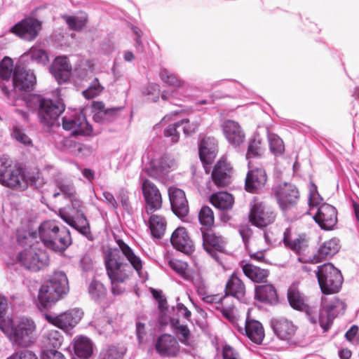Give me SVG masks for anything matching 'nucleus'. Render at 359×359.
I'll return each mask as SVG.
<instances>
[{"label":"nucleus","instance_id":"nucleus-6","mask_svg":"<svg viewBox=\"0 0 359 359\" xmlns=\"http://www.w3.org/2000/svg\"><path fill=\"white\" fill-rule=\"evenodd\" d=\"M273 195L280 209L287 214L296 208L300 194L297 187L290 182H281L273 189Z\"/></svg>","mask_w":359,"mask_h":359},{"label":"nucleus","instance_id":"nucleus-54","mask_svg":"<svg viewBox=\"0 0 359 359\" xmlns=\"http://www.w3.org/2000/svg\"><path fill=\"white\" fill-rule=\"evenodd\" d=\"M168 265L173 271L177 273L180 276L184 278H187L188 276V265L185 262L177 259H169Z\"/></svg>","mask_w":359,"mask_h":359},{"label":"nucleus","instance_id":"nucleus-8","mask_svg":"<svg viewBox=\"0 0 359 359\" xmlns=\"http://www.w3.org/2000/svg\"><path fill=\"white\" fill-rule=\"evenodd\" d=\"M36 82V76L32 71L15 66L11 85L12 89H9V92L12 91L13 93L12 96L8 98L12 100H18L17 91L32 90Z\"/></svg>","mask_w":359,"mask_h":359},{"label":"nucleus","instance_id":"nucleus-26","mask_svg":"<svg viewBox=\"0 0 359 359\" xmlns=\"http://www.w3.org/2000/svg\"><path fill=\"white\" fill-rule=\"evenodd\" d=\"M238 330L241 333H245L250 340L257 344H261L265 337L262 324L254 319L248 318L244 327H238Z\"/></svg>","mask_w":359,"mask_h":359},{"label":"nucleus","instance_id":"nucleus-44","mask_svg":"<svg viewBox=\"0 0 359 359\" xmlns=\"http://www.w3.org/2000/svg\"><path fill=\"white\" fill-rule=\"evenodd\" d=\"M160 78L165 83L174 88H181L184 84V81L166 69L161 70Z\"/></svg>","mask_w":359,"mask_h":359},{"label":"nucleus","instance_id":"nucleus-28","mask_svg":"<svg viewBox=\"0 0 359 359\" xmlns=\"http://www.w3.org/2000/svg\"><path fill=\"white\" fill-rule=\"evenodd\" d=\"M50 72L58 83L66 82L70 77L72 66L67 57L60 56L54 60Z\"/></svg>","mask_w":359,"mask_h":359},{"label":"nucleus","instance_id":"nucleus-52","mask_svg":"<svg viewBox=\"0 0 359 359\" xmlns=\"http://www.w3.org/2000/svg\"><path fill=\"white\" fill-rule=\"evenodd\" d=\"M27 55L39 64L45 65L48 61V56L46 52L37 48H32L27 53Z\"/></svg>","mask_w":359,"mask_h":359},{"label":"nucleus","instance_id":"nucleus-61","mask_svg":"<svg viewBox=\"0 0 359 359\" xmlns=\"http://www.w3.org/2000/svg\"><path fill=\"white\" fill-rule=\"evenodd\" d=\"M245 189L250 194H258L264 187L265 183L262 181H245Z\"/></svg>","mask_w":359,"mask_h":359},{"label":"nucleus","instance_id":"nucleus-31","mask_svg":"<svg viewBox=\"0 0 359 359\" xmlns=\"http://www.w3.org/2000/svg\"><path fill=\"white\" fill-rule=\"evenodd\" d=\"M15 67L13 60L8 57H5L0 62V88L3 93L8 97L12 96L13 92H9L10 79L13 76Z\"/></svg>","mask_w":359,"mask_h":359},{"label":"nucleus","instance_id":"nucleus-46","mask_svg":"<svg viewBox=\"0 0 359 359\" xmlns=\"http://www.w3.org/2000/svg\"><path fill=\"white\" fill-rule=\"evenodd\" d=\"M11 136L17 142L22 144L25 147H32V141L29 137L25 133L23 128L19 126H14L13 127Z\"/></svg>","mask_w":359,"mask_h":359},{"label":"nucleus","instance_id":"nucleus-14","mask_svg":"<svg viewBox=\"0 0 359 359\" xmlns=\"http://www.w3.org/2000/svg\"><path fill=\"white\" fill-rule=\"evenodd\" d=\"M346 309V304L339 298H334L323 306L319 314V324L324 332L328 331L334 319L339 315L344 314Z\"/></svg>","mask_w":359,"mask_h":359},{"label":"nucleus","instance_id":"nucleus-48","mask_svg":"<svg viewBox=\"0 0 359 359\" xmlns=\"http://www.w3.org/2000/svg\"><path fill=\"white\" fill-rule=\"evenodd\" d=\"M55 186L59 189L60 192H54V197H57L60 193L69 198L75 196L76 191L70 181H55Z\"/></svg>","mask_w":359,"mask_h":359},{"label":"nucleus","instance_id":"nucleus-41","mask_svg":"<svg viewBox=\"0 0 359 359\" xmlns=\"http://www.w3.org/2000/svg\"><path fill=\"white\" fill-rule=\"evenodd\" d=\"M264 151L265 147L262 138L259 134L254 135L248 143L246 158L249 160L252 158H261Z\"/></svg>","mask_w":359,"mask_h":359},{"label":"nucleus","instance_id":"nucleus-30","mask_svg":"<svg viewBox=\"0 0 359 359\" xmlns=\"http://www.w3.org/2000/svg\"><path fill=\"white\" fill-rule=\"evenodd\" d=\"M339 249V245L335 239H330L325 241L318 249V250L311 255L309 263L316 264L322 262L331 258Z\"/></svg>","mask_w":359,"mask_h":359},{"label":"nucleus","instance_id":"nucleus-33","mask_svg":"<svg viewBox=\"0 0 359 359\" xmlns=\"http://www.w3.org/2000/svg\"><path fill=\"white\" fill-rule=\"evenodd\" d=\"M93 108L95 111L93 118L97 122L112 121L118 116L121 111V108L106 109L102 102H94Z\"/></svg>","mask_w":359,"mask_h":359},{"label":"nucleus","instance_id":"nucleus-1","mask_svg":"<svg viewBox=\"0 0 359 359\" xmlns=\"http://www.w3.org/2000/svg\"><path fill=\"white\" fill-rule=\"evenodd\" d=\"M118 248H111L104 254V266L110 280L111 292L114 295H121L127 289L133 271L130 265L124 262L121 254L125 256L133 268L139 272L142 263L133 250L122 240L116 241Z\"/></svg>","mask_w":359,"mask_h":359},{"label":"nucleus","instance_id":"nucleus-15","mask_svg":"<svg viewBox=\"0 0 359 359\" xmlns=\"http://www.w3.org/2000/svg\"><path fill=\"white\" fill-rule=\"evenodd\" d=\"M62 128L71 130L72 135H89L92 128L87 122L82 112L73 111L72 114H66L62 118Z\"/></svg>","mask_w":359,"mask_h":359},{"label":"nucleus","instance_id":"nucleus-57","mask_svg":"<svg viewBox=\"0 0 359 359\" xmlns=\"http://www.w3.org/2000/svg\"><path fill=\"white\" fill-rule=\"evenodd\" d=\"M0 182L3 186L16 191H24L28 187V181H0Z\"/></svg>","mask_w":359,"mask_h":359},{"label":"nucleus","instance_id":"nucleus-47","mask_svg":"<svg viewBox=\"0 0 359 359\" xmlns=\"http://www.w3.org/2000/svg\"><path fill=\"white\" fill-rule=\"evenodd\" d=\"M268 140L271 153L276 156L281 155L283 153L285 150L283 141L278 135L269 134Z\"/></svg>","mask_w":359,"mask_h":359},{"label":"nucleus","instance_id":"nucleus-2","mask_svg":"<svg viewBox=\"0 0 359 359\" xmlns=\"http://www.w3.org/2000/svg\"><path fill=\"white\" fill-rule=\"evenodd\" d=\"M69 290V282L62 271H55L40 287L36 306L41 311L50 309Z\"/></svg>","mask_w":359,"mask_h":359},{"label":"nucleus","instance_id":"nucleus-35","mask_svg":"<svg viewBox=\"0 0 359 359\" xmlns=\"http://www.w3.org/2000/svg\"><path fill=\"white\" fill-rule=\"evenodd\" d=\"M210 202L222 210H231L234 204L233 196L226 191H219L210 196Z\"/></svg>","mask_w":359,"mask_h":359},{"label":"nucleus","instance_id":"nucleus-11","mask_svg":"<svg viewBox=\"0 0 359 359\" xmlns=\"http://www.w3.org/2000/svg\"><path fill=\"white\" fill-rule=\"evenodd\" d=\"M83 313L76 309H69L57 316L44 313V318L53 325L67 333L72 331L82 318Z\"/></svg>","mask_w":359,"mask_h":359},{"label":"nucleus","instance_id":"nucleus-32","mask_svg":"<svg viewBox=\"0 0 359 359\" xmlns=\"http://www.w3.org/2000/svg\"><path fill=\"white\" fill-rule=\"evenodd\" d=\"M217 153V144L214 137H205L199 144V156L203 164H210Z\"/></svg>","mask_w":359,"mask_h":359},{"label":"nucleus","instance_id":"nucleus-38","mask_svg":"<svg viewBox=\"0 0 359 359\" xmlns=\"http://www.w3.org/2000/svg\"><path fill=\"white\" fill-rule=\"evenodd\" d=\"M74 350L79 358L88 359L93 353V343L89 338L80 336L74 341Z\"/></svg>","mask_w":359,"mask_h":359},{"label":"nucleus","instance_id":"nucleus-60","mask_svg":"<svg viewBox=\"0 0 359 359\" xmlns=\"http://www.w3.org/2000/svg\"><path fill=\"white\" fill-rule=\"evenodd\" d=\"M194 285L196 290L198 294L200 295L201 297L203 295L207 294V292H208V285L203 278H202L200 276L196 278L194 280Z\"/></svg>","mask_w":359,"mask_h":359},{"label":"nucleus","instance_id":"nucleus-22","mask_svg":"<svg viewBox=\"0 0 359 359\" xmlns=\"http://www.w3.org/2000/svg\"><path fill=\"white\" fill-rule=\"evenodd\" d=\"M271 327L280 339L288 341L294 339L297 330V327L291 320L283 317L273 318Z\"/></svg>","mask_w":359,"mask_h":359},{"label":"nucleus","instance_id":"nucleus-25","mask_svg":"<svg viewBox=\"0 0 359 359\" xmlns=\"http://www.w3.org/2000/svg\"><path fill=\"white\" fill-rule=\"evenodd\" d=\"M222 126L223 133L230 144L237 147L244 142L245 138V133L237 122L226 120Z\"/></svg>","mask_w":359,"mask_h":359},{"label":"nucleus","instance_id":"nucleus-24","mask_svg":"<svg viewBox=\"0 0 359 359\" xmlns=\"http://www.w3.org/2000/svg\"><path fill=\"white\" fill-rule=\"evenodd\" d=\"M0 177L2 180H26L22 166L17 163L11 164L6 156L0 157Z\"/></svg>","mask_w":359,"mask_h":359},{"label":"nucleus","instance_id":"nucleus-51","mask_svg":"<svg viewBox=\"0 0 359 359\" xmlns=\"http://www.w3.org/2000/svg\"><path fill=\"white\" fill-rule=\"evenodd\" d=\"M46 341L48 346L53 347V349H55L61 346L63 337L59 331L51 330L47 334Z\"/></svg>","mask_w":359,"mask_h":359},{"label":"nucleus","instance_id":"nucleus-3","mask_svg":"<svg viewBox=\"0 0 359 359\" xmlns=\"http://www.w3.org/2000/svg\"><path fill=\"white\" fill-rule=\"evenodd\" d=\"M20 100L25 103L29 111H36L39 121L46 126H53L65 111V105L60 100L46 99L39 95H30Z\"/></svg>","mask_w":359,"mask_h":359},{"label":"nucleus","instance_id":"nucleus-53","mask_svg":"<svg viewBox=\"0 0 359 359\" xmlns=\"http://www.w3.org/2000/svg\"><path fill=\"white\" fill-rule=\"evenodd\" d=\"M180 122V126H183V131L186 135H192L195 133L201 124L200 118L183 119Z\"/></svg>","mask_w":359,"mask_h":359},{"label":"nucleus","instance_id":"nucleus-40","mask_svg":"<svg viewBox=\"0 0 359 359\" xmlns=\"http://www.w3.org/2000/svg\"><path fill=\"white\" fill-rule=\"evenodd\" d=\"M234 177V170L230 163L221 158L215 165L212 173V180H227Z\"/></svg>","mask_w":359,"mask_h":359},{"label":"nucleus","instance_id":"nucleus-59","mask_svg":"<svg viewBox=\"0 0 359 359\" xmlns=\"http://www.w3.org/2000/svg\"><path fill=\"white\" fill-rule=\"evenodd\" d=\"M36 238V232L18 231L17 240L21 245H28L29 243H31L32 240L35 239Z\"/></svg>","mask_w":359,"mask_h":359},{"label":"nucleus","instance_id":"nucleus-12","mask_svg":"<svg viewBox=\"0 0 359 359\" xmlns=\"http://www.w3.org/2000/svg\"><path fill=\"white\" fill-rule=\"evenodd\" d=\"M17 259L25 269L34 271H39L49 262V258L44 250L36 251L32 245L20 252Z\"/></svg>","mask_w":359,"mask_h":359},{"label":"nucleus","instance_id":"nucleus-21","mask_svg":"<svg viewBox=\"0 0 359 359\" xmlns=\"http://www.w3.org/2000/svg\"><path fill=\"white\" fill-rule=\"evenodd\" d=\"M155 349L161 357L174 358L180 353V345L173 336L163 334L156 339Z\"/></svg>","mask_w":359,"mask_h":359},{"label":"nucleus","instance_id":"nucleus-49","mask_svg":"<svg viewBox=\"0 0 359 359\" xmlns=\"http://www.w3.org/2000/svg\"><path fill=\"white\" fill-rule=\"evenodd\" d=\"M170 324L175 330V334L181 335L182 337L180 338V340L182 343H187L190 337V331L187 326L180 324L179 319L175 318L171 319Z\"/></svg>","mask_w":359,"mask_h":359},{"label":"nucleus","instance_id":"nucleus-62","mask_svg":"<svg viewBox=\"0 0 359 359\" xmlns=\"http://www.w3.org/2000/svg\"><path fill=\"white\" fill-rule=\"evenodd\" d=\"M222 358L223 359H238L241 355L234 348L226 344L222 348Z\"/></svg>","mask_w":359,"mask_h":359},{"label":"nucleus","instance_id":"nucleus-42","mask_svg":"<svg viewBox=\"0 0 359 359\" xmlns=\"http://www.w3.org/2000/svg\"><path fill=\"white\" fill-rule=\"evenodd\" d=\"M198 219L202 225L201 229H212L215 224V216L211 208L203 206L198 212Z\"/></svg>","mask_w":359,"mask_h":359},{"label":"nucleus","instance_id":"nucleus-27","mask_svg":"<svg viewBox=\"0 0 359 359\" xmlns=\"http://www.w3.org/2000/svg\"><path fill=\"white\" fill-rule=\"evenodd\" d=\"M243 274L255 283H266L270 271L268 269L261 268L252 263H241Z\"/></svg>","mask_w":359,"mask_h":359},{"label":"nucleus","instance_id":"nucleus-45","mask_svg":"<svg viewBox=\"0 0 359 359\" xmlns=\"http://www.w3.org/2000/svg\"><path fill=\"white\" fill-rule=\"evenodd\" d=\"M309 189V198L308 203L309 208H316L320 205L323 198L319 194L317 186L311 181L308 186Z\"/></svg>","mask_w":359,"mask_h":359},{"label":"nucleus","instance_id":"nucleus-10","mask_svg":"<svg viewBox=\"0 0 359 359\" xmlns=\"http://www.w3.org/2000/svg\"><path fill=\"white\" fill-rule=\"evenodd\" d=\"M36 326L33 321L22 320L11 327L9 339L18 347H28L34 343V332Z\"/></svg>","mask_w":359,"mask_h":359},{"label":"nucleus","instance_id":"nucleus-13","mask_svg":"<svg viewBox=\"0 0 359 359\" xmlns=\"http://www.w3.org/2000/svg\"><path fill=\"white\" fill-rule=\"evenodd\" d=\"M177 166V163L172 156L164 154L152 158L145 172L150 177L161 178L175 170Z\"/></svg>","mask_w":359,"mask_h":359},{"label":"nucleus","instance_id":"nucleus-20","mask_svg":"<svg viewBox=\"0 0 359 359\" xmlns=\"http://www.w3.org/2000/svg\"><path fill=\"white\" fill-rule=\"evenodd\" d=\"M313 219L322 229L332 230L337 223V211L334 206L323 203L313 216Z\"/></svg>","mask_w":359,"mask_h":359},{"label":"nucleus","instance_id":"nucleus-63","mask_svg":"<svg viewBox=\"0 0 359 359\" xmlns=\"http://www.w3.org/2000/svg\"><path fill=\"white\" fill-rule=\"evenodd\" d=\"M41 359H65V358L56 349L46 348L42 352Z\"/></svg>","mask_w":359,"mask_h":359},{"label":"nucleus","instance_id":"nucleus-29","mask_svg":"<svg viewBox=\"0 0 359 359\" xmlns=\"http://www.w3.org/2000/svg\"><path fill=\"white\" fill-rule=\"evenodd\" d=\"M246 293V287L243 280L236 273H233L227 280L224 287V297L231 296L238 300L243 299Z\"/></svg>","mask_w":359,"mask_h":359},{"label":"nucleus","instance_id":"nucleus-23","mask_svg":"<svg viewBox=\"0 0 359 359\" xmlns=\"http://www.w3.org/2000/svg\"><path fill=\"white\" fill-rule=\"evenodd\" d=\"M170 242L174 248L186 255L194 251V243L184 227H178L173 231Z\"/></svg>","mask_w":359,"mask_h":359},{"label":"nucleus","instance_id":"nucleus-4","mask_svg":"<svg viewBox=\"0 0 359 359\" xmlns=\"http://www.w3.org/2000/svg\"><path fill=\"white\" fill-rule=\"evenodd\" d=\"M38 231L43 245L53 251L62 252L72 243L69 231L65 226L60 227L55 220L44 221Z\"/></svg>","mask_w":359,"mask_h":359},{"label":"nucleus","instance_id":"nucleus-56","mask_svg":"<svg viewBox=\"0 0 359 359\" xmlns=\"http://www.w3.org/2000/svg\"><path fill=\"white\" fill-rule=\"evenodd\" d=\"M180 126V122H176L173 124L169 125L164 130V136L170 138L171 143H177L180 139V133L177 130V128Z\"/></svg>","mask_w":359,"mask_h":359},{"label":"nucleus","instance_id":"nucleus-37","mask_svg":"<svg viewBox=\"0 0 359 359\" xmlns=\"http://www.w3.org/2000/svg\"><path fill=\"white\" fill-rule=\"evenodd\" d=\"M287 298L290 306L294 310L301 311L307 302L306 296L296 285H290L287 292Z\"/></svg>","mask_w":359,"mask_h":359},{"label":"nucleus","instance_id":"nucleus-18","mask_svg":"<svg viewBox=\"0 0 359 359\" xmlns=\"http://www.w3.org/2000/svg\"><path fill=\"white\" fill-rule=\"evenodd\" d=\"M201 231L203 248L210 256L217 259V252H225L226 242L222 236L217 235L212 229H201Z\"/></svg>","mask_w":359,"mask_h":359},{"label":"nucleus","instance_id":"nucleus-39","mask_svg":"<svg viewBox=\"0 0 359 359\" xmlns=\"http://www.w3.org/2000/svg\"><path fill=\"white\" fill-rule=\"evenodd\" d=\"M60 215L61 218L67 224L76 229L81 233L87 235L90 233V225L83 214H81L76 217H72L67 214L60 213Z\"/></svg>","mask_w":359,"mask_h":359},{"label":"nucleus","instance_id":"nucleus-58","mask_svg":"<svg viewBox=\"0 0 359 359\" xmlns=\"http://www.w3.org/2000/svg\"><path fill=\"white\" fill-rule=\"evenodd\" d=\"M102 90V87L100 85L97 79H95L93 83L86 90L83 92L85 97L91 99L98 95Z\"/></svg>","mask_w":359,"mask_h":359},{"label":"nucleus","instance_id":"nucleus-64","mask_svg":"<svg viewBox=\"0 0 359 359\" xmlns=\"http://www.w3.org/2000/svg\"><path fill=\"white\" fill-rule=\"evenodd\" d=\"M8 359H38V358L32 351H21L13 353Z\"/></svg>","mask_w":359,"mask_h":359},{"label":"nucleus","instance_id":"nucleus-36","mask_svg":"<svg viewBox=\"0 0 359 359\" xmlns=\"http://www.w3.org/2000/svg\"><path fill=\"white\" fill-rule=\"evenodd\" d=\"M149 215L148 224L151 233L154 238H161L165 232L167 221L163 215L154 212Z\"/></svg>","mask_w":359,"mask_h":359},{"label":"nucleus","instance_id":"nucleus-9","mask_svg":"<svg viewBox=\"0 0 359 359\" xmlns=\"http://www.w3.org/2000/svg\"><path fill=\"white\" fill-rule=\"evenodd\" d=\"M276 212L263 202L254 201L251 204L248 215L249 222L259 229H263L274 222Z\"/></svg>","mask_w":359,"mask_h":359},{"label":"nucleus","instance_id":"nucleus-19","mask_svg":"<svg viewBox=\"0 0 359 359\" xmlns=\"http://www.w3.org/2000/svg\"><path fill=\"white\" fill-rule=\"evenodd\" d=\"M168 196L173 213L180 218H184L189 214V203L183 190L175 187L168 188Z\"/></svg>","mask_w":359,"mask_h":359},{"label":"nucleus","instance_id":"nucleus-17","mask_svg":"<svg viewBox=\"0 0 359 359\" xmlns=\"http://www.w3.org/2000/svg\"><path fill=\"white\" fill-rule=\"evenodd\" d=\"M145 200V212L151 214L162 208L163 199L159 189L151 181H143L142 184Z\"/></svg>","mask_w":359,"mask_h":359},{"label":"nucleus","instance_id":"nucleus-5","mask_svg":"<svg viewBox=\"0 0 359 359\" xmlns=\"http://www.w3.org/2000/svg\"><path fill=\"white\" fill-rule=\"evenodd\" d=\"M316 277L323 294L327 295L339 292L343 283V276L341 271L332 264L326 263L318 266Z\"/></svg>","mask_w":359,"mask_h":359},{"label":"nucleus","instance_id":"nucleus-50","mask_svg":"<svg viewBox=\"0 0 359 359\" xmlns=\"http://www.w3.org/2000/svg\"><path fill=\"white\" fill-rule=\"evenodd\" d=\"M64 18L69 28L74 30L82 29L87 21V17L83 13L78 16H64Z\"/></svg>","mask_w":359,"mask_h":359},{"label":"nucleus","instance_id":"nucleus-43","mask_svg":"<svg viewBox=\"0 0 359 359\" xmlns=\"http://www.w3.org/2000/svg\"><path fill=\"white\" fill-rule=\"evenodd\" d=\"M88 293L94 300L101 301L106 297L107 290L101 282L93 280L88 286Z\"/></svg>","mask_w":359,"mask_h":359},{"label":"nucleus","instance_id":"nucleus-55","mask_svg":"<svg viewBox=\"0 0 359 359\" xmlns=\"http://www.w3.org/2000/svg\"><path fill=\"white\" fill-rule=\"evenodd\" d=\"M304 308L300 311L306 313L309 320L312 324H317L319 323V315H318V306L314 304H309L307 302L303 306Z\"/></svg>","mask_w":359,"mask_h":359},{"label":"nucleus","instance_id":"nucleus-34","mask_svg":"<svg viewBox=\"0 0 359 359\" xmlns=\"http://www.w3.org/2000/svg\"><path fill=\"white\" fill-rule=\"evenodd\" d=\"M255 298L262 303L274 304L278 302L277 290L272 284L263 283L255 287Z\"/></svg>","mask_w":359,"mask_h":359},{"label":"nucleus","instance_id":"nucleus-16","mask_svg":"<svg viewBox=\"0 0 359 359\" xmlns=\"http://www.w3.org/2000/svg\"><path fill=\"white\" fill-rule=\"evenodd\" d=\"M41 29V22L34 18H26L14 26L10 32L26 41L34 40Z\"/></svg>","mask_w":359,"mask_h":359},{"label":"nucleus","instance_id":"nucleus-7","mask_svg":"<svg viewBox=\"0 0 359 359\" xmlns=\"http://www.w3.org/2000/svg\"><path fill=\"white\" fill-rule=\"evenodd\" d=\"M283 243L284 246L299 255L298 261L302 263H309V238L306 233H300L293 238L292 228L287 227L283 232Z\"/></svg>","mask_w":359,"mask_h":359}]
</instances>
